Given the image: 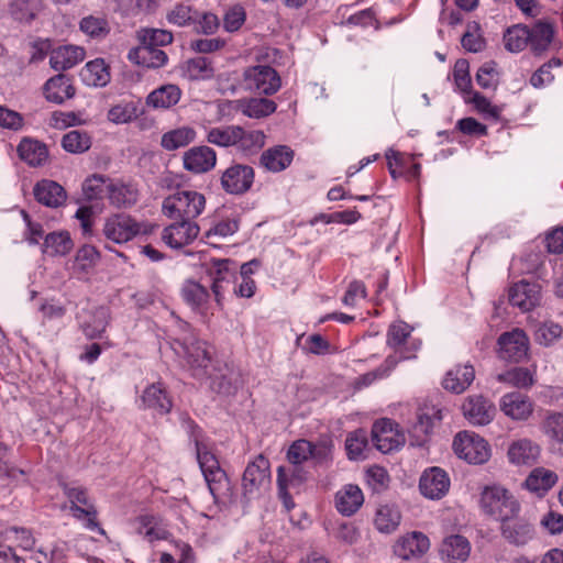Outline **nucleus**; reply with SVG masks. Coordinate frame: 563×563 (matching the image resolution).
Returning a JSON list of instances; mask_svg holds the SVG:
<instances>
[{"label":"nucleus","instance_id":"1","mask_svg":"<svg viewBox=\"0 0 563 563\" xmlns=\"http://www.w3.org/2000/svg\"><path fill=\"white\" fill-rule=\"evenodd\" d=\"M206 207V198L196 190H177L163 200L162 212L173 220L194 221Z\"/></svg>","mask_w":563,"mask_h":563},{"label":"nucleus","instance_id":"2","mask_svg":"<svg viewBox=\"0 0 563 563\" xmlns=\"http://www.w3.org/2000/svg\"><path fill=\"white\" fill-rule=\"evenodd\" d=\"M479 505L485 515L498 521L519 515L521 509L515 496L499 485L486 486L481 494Z\"/></svg>","mask_w":563,"mask_h":563},{"label":"nucleus","instance_id":"3","mask_svg":"<svg viewBox=\"0 0 563 563\" xmlns=\"http://www.w3.org/2000/svg\"><path fill=\"white\" fill-rule=\"evenodd\" d=\"M64 494L70 503L69 509L74 518L82 521L84 526L89 530H98L101 534L106 533L104 530L99 527L97 509L90 500L85 487L65 485Z\"/></svg>","mask_w":563,"mask_h":563},{"label":"nucleus","instance_id":"4","mask_svg":"<svg viewBox=\"0 0 563 563\" xmlns=\"http://www.w3.org/2000/svg\"><path fill=\"white\" fill-rule=\"evenodd\" d=\"M174 350L186 358L195 377L202 378L207 375L206 369L211 363V352L205 341L194 336L186 339L184 342L176 340Z\"/></svg>","mask_w":563,"mask_h":563},{"label":"nucleus","instance_id":"5","mask_svg":"<svg viewBox=\"0 0 563 563\" xmlns=\"http://www.w3.org/2000/svg\"><path fill=\"white\" fill-rule=\"evenodd\" d=\"M452 445L454 453L470 464H484L490 457L488 442L473 432H459Z\"/></svg>","mask_w":563,"mask_h":563},{"label":"nucleus","instance_id":"6","mask_svg":"<svg viewBox=\"0 0 563 563\" xmlns=\"http://www.w3.org/2000/svg\"><path fill=\"white\" fill-rule=\"evenodd\" d=\"M76 318L80 330L87 339H99L109 324L110 310L104 306L87 303L86 307H82L77 312Z\"/></svg>","mask_w":563,"mask_h":563},{"label":"nucleus","instance_id":"7","mask_svg":"<svg viewBox=\"0 0 563 563\" xmlns=\"http://www.w3.org/2000/svg\"><path fill=\"white\" fill-rule=\"evenodd\" d=\"M243 80L246 89L260 95H273L282 85L278 73L265 65L246 68L243 74Z\"/></svg>","mask_w":563,"mask_h":563},{"label":"nucleus","instance_id":"8","mask_svg":"<svg viewBox=\"0 0 563 563\" xmlns=\"http://www.w3.org/2000/svg\"><path fill=\"white\" fill-rule=\"evenodd\" d=\"M372 441L378 451L390 453L400 449L405 444L406 438L396 423L384 418L373 424Z\"/></svg>","mask_w":563,"mask_h":563},{"label":"nucleus","instance_id":"9","mask_svg":"<svg viewBox=\"0 0 563 563\" xmlns=\"http://www.w3.org/2000/svg\"><path fill=\"white\" fill-rule=\"evenodd\" d=\"M141 232V224L124 213L109 217L103 225L104 236L118 244L126 243Z\"/></svg>","mask_w":563,"mask_h":563},{"label":"nucleus","instance_id":"10","mask_svg":"<svg viewBox=\"0 0 563 563\" xmlns=\"http://www.w3.org/2000/svg\"><path fill=\"white\" fill-rule=\"evenodd\" d=\"M220 180L227 194L243 195L254 183V169L245 164H233L222 173Z\"/></svg>","mask_w":563,"mask_h":563},{"label":"nucleus","instance_id":"11","mask_svg":"<svg viewBox=\"0 0 563 563\" xmlns=\"http://www.w3.org/2000/svg\"><path fill=\"white\" fill-rule=\"evenodd\" d=\"M450 485L448 473L438 466L424 470L419 479L421 495L431 500L443 498L449 493Z\"/></svg>","mask_w":563,"mask_h":563},{"label":"nucleus","instance_id":"12","mask_svg":"<svg viewBox=\"0 0 563 563\" xmlns=\"http://www.w3.org/2000/svg\"><path fill=\"white\" fill-rule=\"evenodd\" d=\"M529 340L520 329L503 333L498 339V355L501 360L520 362L527 354Z\"/></svg>","mask_w":563,"mask_h":563},{"label":"nucleus","instance_id":"13","mask_svg":"<svg viewBox=\"0 0 563 563\" xmlns=\"http://www.w3.org/2000/svg\"><path fill=\"white\" fill-rule=\"evenodd\" d=\"M200 228L195 221L176 220L161 234L162 241L172 249H181L197 239Z\"/></svg>","mask_w":563,"mask_h":563},{"label":"nucleus","instance_id":"14","mask_svg":"<svg viewBox=\"0 0 563 563\" xmlns=\"http://www.w3.org/2000/svg\"><path fill=\"white\" fill-rule=\"evenodd\" d=\"M462 410L465 419L473 426L490 423L496 413L494 404L483 395L468 396L462 405Z\"/></svg>","mask_w":563,"mask_h":563},{"label":"nucleus","instance_id":"15","mask_svg":"<svg viewBox=\"0 0 563 563\" xmlns=\"http://www.w3.org/2000/svg\"><path fill=\"white\" fill-rule=\"evenodd\" d=\"M269 483V462L262 454L250 462L243 473L244 495H252Z\"/></svg>","mask_w":563,"mask_h":563},{"label":"nucleus","instance_id":"16","mask_svg":"<svg viewBox=\"0 0 563 563\" xmlns=\"http://www.w3.org/2000/svg\"><path fill=\"white\" fill-rule=\"evenodd\" d=\"M500 534L510 544L520 547L527 544L534 537V528L526 519L517 516H509L500 521Z\"/></svg>","mask_w":563,"mask_h":563},{"label":"nucleus","instance_id":"17","mask_svg":"<svg viewBox=\"0 0 563 563\" xmlns=\"http://www.w3.org/2000/svg\"><path fill=\"white\" fill-rule=\"evenodd\" d=\"M216 152L206 145L194 146L183 156L184 168L192 174L207 173L216 166Z\"/></svg>","mask_w":563,"mask_h":563},{"label":"nucleus","instance_id":"18","mask_svg":"<svg viewBox=\"0 0 563 563\" xmlns=\"http://www.w3.org/2000/svg\"><path fill=\"white\" fill-rule=\"evenodd\" d=\"M430 548L429 538L419 531H413L401 537L394 545V552L397 556L409 560L420 558L428 552Z\"/></svg>","mask_w":563,"mask_h":563},{"label":"nucleus","instance_id":"19","mask_svg":"<svg viewBox=\"0 0 563 563\" xmlns=\"http://www.w3.org/2000/svg\"><path fill=\"white\" fill-rule=\"evenodd\" d=\"M295 152L287 145H275L265 150L260 157V166L269 173H280L294 161Z\"/></svg>","mask_w":563,"mask_h":563},{"label":"nucleus","instance_id":"20","mask_svg":"<svg viewBox=\"0 0 563 563\" xmlns=\"http://www.w3.org/2000/svg\"><path fill=\"white\" fill-rule=\"evenodd\" d=\"M507 455L515 465L531 466L539 460L540 446L530 439H519L510 443Z\"/></svg>","mask_w":563,"mask_h":563},{"label":"nucleus","instance_id":"21","mask_svg":"<svg viewBox=\"0 0 563 563\" xmlns=\"http://www.w3.org/2000/svg\"><path fill=\"white\" fill-rule=\"evenodd\" d=\"M43 92L47 101L60 104L75 96L76 88L73 86L69 76L58 74L45 82Z\"/></svg>","mask_w":563,"mask_h":563},{"label":"nucleus","instance_id":"22","mask_svg":"<svg viewBox=\"0 0 563 563\" xmlns=\"http://www.w3.org/2000/svg\"><path fill=\"white\" fill-rule=\"evenodd\" d=\"M509 301L512 306L520 308L522 311H530L539 305V286L527 282L515 284L509 290Z\"/></svg>","mask_w":563,"mask_h":563},{"label":"nucleus","instance_id":"23","mask_svg":"<svg viewBox=\"0 0 563 563\" xmlns=\"http://www.w3.org/2000/svg\"><path fill=\"white\" fill-rule=\"evenodd\" d=\"M86 52L84 47L64 45L54 48L49 55V65L57 71L67 70L84 60Z\"/></svg>","mask_w":563,"mask_h":563},{"label":"nucleus","instance_id":"24","mask_svg":"<svg viewBox=\"0 0 563 563\" xmlns=\"http://www.w3.org/2000/svg\"><path fill=\"white\" fill-rule=\"evenodd\" d=\"M440 553L446 563H464L470 556L471 543L463 536L452 534L443 540Z\"/></svg>","mask_w":563,"mask_h":563},{"label":"nucleus","instance_id":"25","mask_svg":"<svg viewBox=\"0 0 563 563\" xmlns=\"http://www.w3.org/2000/svg\"><path fill=\"white\" fill-rule=\"evenodd\" d=\"M500 410L514 420H526L532 413V402L520 393H510L503 396Z\"/></svg>","mask_w":563,"mask_h":563},{"label":"nucleus","instance_id":"26","mask_svg":"<svg viewBox=\"0 0 563 563\" xmlns=\"http://www.w3.org/2000/svg\"><path fill=\"white\" fill-rule=\"evenodd\" d=\"M474 378L475 371L471 364L457 365L445 374L442 385L451 393L462 394L470 387Z\"/></svg>","mask_w":563,"mask_h":563},{"label":"nucleus","instance_id":"27","mask_svg":"<svg viewBox=\"0 0 563 563\" xmlns=\"http://www.w3.org/2000/svg\"><path fill=\"white\" fill-rule=\"evenodd\" d=\"M36 200L49 208H57L66 200L65 189L53 180H42L34 187Z\"/></svg>","mask_w":563,"mask_h":563},{"label":"nucleus","instance_id":"28","mask_svg":"<svg viewBox=\"0 0 563 563\" xmlns=\"http://www.w3.org/2000/svg\"><path fill=\"white\" fill-rule=\"evenodd\" d=\"M130 62L147 68H159L167 63V55L159 47L137 46L128 54Z\"/></svg>","mask_w":563,"mask_h":563},{"label":"nucleus","instance_id":"29","mask_svg":"<svg viewBox=\"0 0 563 563\" xmlns=\"http://www.w3.org/2000/svg\"><path fill=\"white\" fill-rule=\"evenodd\" d=\"M364 496L356 485H345L335 495V507L344 516H352L363 505Z\"/></svg>","mask_w":563,"mask_h":563},{"label":"nucleus","instance_id":"30","mask_svg":"<svg viewBox=\"0 0 563 563\" xmlns=\"http://www.w3.org/2000/svg\"><path fill=\"white\" fill-rule=\"evenodd\" d=\"M529 47L534 54L547 51L554 37V25L547 20H539L529 27Z\"/></svg>","mask_w":563,"mask_h":563},{"label":"nucleus","instance_id":"31","mask_svg":"<svg viewBox=\"0 0 563 563\" xmlns=\"http://www.w3.org/2000/svg\"><path fill=\"white\" fill-rule=\"evenodd\" d=\"M107 197L115 208H129L136 203L139 191L132 185L111 180L107 185Z\"/></svg>","mask_w":563,"mask_h":563},{"label":"nucleus","instance_id":"32","mask_svg":"<svg viewBox=\"0 0 563 563\" xmlns=\"http://www.w3.org/2000/svg\"><path fill=\"white\" fill-rule=\"evenodd\" d=\"M412 328L404 321H397L389 325L387 331V345L394 350L416 351L420 343L408 342Z\"/></svg>","mask_w":563,"mask_h":563},{"label":"nucleus","instance_id":"33","mask_svg":"<svg viewBox=\"0 0 563 563\" xmlns=\"http://www.w3.org/2000/svg\"><path fill=\"white\" fill-rule=\"evenodd\" d=\"M79 30L89 38L101 41L110 34L111 25L107 14L99 12L84 16Z\"/></svg>","mask_w":563,"mask_h":563},{"label":"nucleus","instance_id":"34","mask_svg":"<svg viewBox=\"0 0 563 563\" xmlns=\"http://www.w3.org/2000/svg\"><path fill=\"white\" fill-rule=\"evenodd\" d=\"M142 401L145 407L159 413L169 412L173 406L167 391L161 383L148 386L142 395Z\"/></svg>","mask_w":563,"mask_h":563},{"label":"nucleus","instance_id":"35","mask_svg":"<svg viewBox=\"0 0 563 563\" xmlns=\"http://www.w3.org/2000/svg\"><path fill=\"white\" fill-rule=\"evenodd\" d=\"M558 481V475L543 467L534 468L526 478L523 486L531 493L543 496Z\"/></svg>","mask_w":563,"mask_h":563},{"label":"nucleus","instance_id":"36","mask_svg":"<svg viewBox=\"0 0 563 563\" xmlns=\"http://www.w3.org/2000/svg\"><path fill=\"white\" fill-rule=\"evenodd\" d=\"M81 80L90 87H104L110 81V71L104 60L97 58L80 70Z\"/></svg>","mask_w":563,"mask_h":563},{"label":"nucleus","instance_id":"37","mask_svg":"<svg viewBox=\"0 0 563 563\" xmlns=\"http://www.w3.org/2000/svg\"><path fill=\"white\" fill-rule=\"evenodd\" d=\"M18 153L20 158L31 166H41L48 157L46 145L31 139H23L20 142Z\"/></svg>","mask_w":563,"mask_h":563},{"label":"nucleus","instance_id":"38","mask_svg":"<svg viewBox=\"0 0 563 563\" xmlns=\"http://www.w3.org/2000/svg\"><path fill=\"white\" fill-rule=\"evenodd\" d=\"M181 96L176 85H164L153 90L146 98V103L155 109H167L175 106Z\"/></svg>","mask_w":563,"mask_h":563},{"label":"nucleus","instance_id":"39","mask_svg":"<svg viewBox=\"0 0 563 563\" xmlns=\"http://www.w3.org/2000/svg\"><path fill=\"white\" fill-rule=\"evenodd\" d=\"M196 139V131L190 126L170 130L162 135L161 145L166 151H175L187 146Z\"/></svg>","mask_w":563,"mask_h":563},{"label":"nucleus","instance_id":"40","mask_svg":"<svg viewBox=\"0 0 563 563\" xmlns=\"http://www.w3.org/2000/svg\"><path fill=\"white\" fill-rule=\"evenodd\" d=\"M180 294L185 302L194 309L203 307L209 298L208 289L192 279L185 280Z\"/></svg>","mask_w":563,"mask_h":563},{"label":"nucleus","instance_id":"41","mask_svg":"<svg viewBox=\"0 0 563 563\" xmlns=\"http://www.w3.org/2000/svg\"><path fill=\"white\" fill-rule=\"evenodd\" d=\"M229 260H222L217 264L216 272L212 277L211 289L214 295L216 301L218 305L221 303L222 292L225 290L227 286L230 285L234 278L233 272H231Z\"/></svg>","mask_w":563,"mask_h":563},{"label":"nucleus","instance_id":"42","mask_svg":"<svg viewBox=\"0 0 563 563\" xmlns=\"http://www.w3.org/2000/svg\"><path fill=\"white\" fill-rule=\"evenodd\" d=\"M74 246L68 232H53L46 235L44 252L51 256L66 255Z\"/></svg>","mask_w":563,"mask_h":563},{"label":"nucleus","instance_id":"43","mask_svg":"<svg viewBox=\"0 0 563 563\" xmlns=\"http://www.w3.org/2000/svg\"><path fill=\"white\" fill-rule=\"evenodd\" d=\"M239 133V125L217 126L208 131L206 139L213 145L229 147L235 146Z\"/></svg>","mask_w":563,"mask_h":563},{"label":"nucleus","instance_id":"44","mask_svg":"<svg viewBox=\"0 0 563 563\" xmlns=\"http://www.w3.org/2000/svg\"><path fill=\"white\" fill-rule=\"evenodd\" d=\"M276 107L273 100L252 98L241 103V111L246 117L261 119L275 112Z\"/></svg>","mask_w":563,"mask_h":563},{"label":"nucleus","instance_id":"45","mask_svg":"<svg viewBox=\"0 0 563 563\" xmlns=\"http://www.w3.org/2000/svg\"><path fill=\"white\" fill-rule=\"evenodd\" d=\"M209 378L210 388L218 394L230 395L236 389V375L228 366L219 369L218 374H210Z\"/></svg>","mask_w":563,"mask_h":563},{"label":"nucleus","instance_id":"46","mask_svg":"<svg viewBox=\"0 0 563 563\" xmlns=\"http://www.w3.org/2000/svg\"><path fill=\"white\" fill-rule=\"evenodd\" d=\"M265 139L266 136L263 131H247L240 126L235 146L245 153H253L265 145Z\"/></svg>","mask_w":563,"mask_h":563},{"label":"nucleus","instance_id":"47","mask_svg":"<svg viewBox=\"0 0 563 563\" xmlns=\"http://www.w3.org/2000/svg\"><path fill=\"white\" fill-rule=\"evenodd\" d=\"M139 115V107L133 101H122L112 106L108 111V120L115 124H124L133 121Z\"/></svg>","mask_w":563,"mask_h":563},{"label":"nucleus","instance_id":"48","mask_svg":"<svg viewBox=\"0 0 563 563\" xmlns=\"http://www.w3.org/2000/svg\"><path fill=\"white\" fill-rule=\"evenodd\" d=\"M401 515L397 508L382 506L375 517V526L380 532L389 533L399 526Z\"/></svg>","mask_w":563,"mask_h":563},{"label":"nucleus","instance_id":"49","mask_svg":"<svg viewBox=\"0 0 563 563\" xmlns=\"http://www.w3.org/2000/svg\"><path fill=\"white\" fill-rule=\"evenodd\" d=\"M62 146L69 153H84L90 148L91 140L86 132L73 130L63 136Z\"/></svg>","mask_w":563,"mask_h":563},{"label":"nucleus","instance_id":"50","mask_svg":"<svg viewBox=\"0 0 563 563\" xmlns=\"http://www.w3.org/2000/svg\"><path fill=\"white\" fill-rule=\"evenodd\" d=\"M41 9V0H12L10 13L15 20L30 22Z\"/></svg>","mask_w":563,"mask_h":563},{"label":"nucleus","instance_id":"51","mask_svg":"<svg viewBox=\"0 0 563 563\" xmlns=\"http://www.w3.org/2000/svg\"><path fill=\"white\" fill-rule=\"evenodd\" d=\"M140 46L161 47L173 42V34L166 30L143 29L137 32Z\"/></svg>","mask_w":563,"mask_h":563},{"label":"nucleus","instance_id":"52","mask_svg":"<svg viewBox=\"0 0 563 563\" xmlns=\"http://www.w3.org/2000/svg\"><path fill=\"white\" fill-rule=\"evenodd\" d=\"M99 257V252L95 246L84 245L76 253L74 269L86 274L97 265Z\"/></svg>","mask_w":563,"mask_h":563},{"label":"nucleus","instance_id":"53","mask_svg":"<svg viewBox=\"0 0 563 563\" xmlns=\"http://www.w3.org/2000/svg\"><path fill=\"white\" fill-rule=\"evenodd\" d=\"M209 490L214 498L225 496L230 490V483L225 472L220 467L203 474Z\"/></svg>","mask_w":563,"mask_h":563},{"label":"nucleus","instance_id":"54","mask_svg":"<svg viewBox=\"0 0 563 563\" xmlns=\"http://www.w3.org/2000/svg\"><path fill=\"white\" fill-rule=\"evenodd\" d=\"M498 380L508 383L518 388H528L534 383L533 374L525 367H515L504 374H499Z\"/></svg>","mask_w":563,"mask_h":563},{"label":"nucleus","instance_id":"55","mask_svg":"<svg viewBox=\"0 0 563 563\" xmlns=\"http://www.w3.org/2000/svg\"><path fill=\"white\" fill-rule=\"evenodd\" d=\"M186 71L190 79H208L213 76L211 62L203 56H198L186 62Z\"/></svg>","mask_w":563,"mask_h":563},{"label":"nucleus","instance_id":"56","mask_svg":"<svg viewBox=\"0 0 563 563\" xmlns=\"http://www.w3.org/2000/svg\"><path fill=\"white\" fill-rule=\"evenodd\" d=\"M396 354L387 356L384 364L380 365L375 372L366 374L364 379L372 382L376 377H383L393 371L401 360H410L416 356L412 351L395 350Z\"/></svg>","mask_w":563,"mask_h":563},{"label":"nucleus","instance_id":"57","mask_svg":"<svg viewBox=\"0 0 563 563\" xmlns=\"http://www.w3.org/2000/svg\"><path fill=\"white\" fill-rule=\"evenodd\" d=\"M111 181L108 177L99 174H93L86 178L82 184V191L87 199H100L103 194H107V185Z\"/></svg>","mask_w":563,"mask_h":563},{"label":"nucleus","instance_id":"58","mask_svg":"<svg viewBox=\"0 0 563 563\" xmlns=\"http://www.w3.org/2000/svg\"><path fill=\"white\" fill-rule=\"evenodd\" d=\"M368 443L366 431L363 429L355 430L347 434L345 440V449L351 460H357L363 455Z\"/></svg>","mask_w":563,"mask_h":563},{"label":"nucleus","instance_id":"59","mask_svg":"<svg viewBox=\"0 0 563 563\" xmlns=\"http://www.w3.org/2000/svg\"><path fill=\"white\" fill-rule=\"evenodd\" d=\"M312 456H314V446L306 440L294 442L287 452L288 461L294 465H300Z\"/></svg>","mask_w":563,"mask_h":563},{"label":"nucleus","instance_id":"60","mask_svg":"<svg viewBox=\"0 0 563 563\" xmlns=\"http://www.w3.org/2000/svg\"><path fill=\"white\" fill-rule=\"evenodd\" d=\"M139 533L142 534L148 542L166 539V530L156 527V521L153 516H141L139 518Z\"/></svg>","mask_w":563,"mask_h":563},{"label":"nucleus","instance_id":"61","mask_svg":"<svg viewBox=\"0 0 563 563\" xmlns=\"http://www.w3.org/2000/svg\"><path fill=\"white\" fill-rule=\"evenodd\" d=\"M461 43L466 51L472 53H478L485 48V40L479 33L477 23L467 25V31L462 36Z\"/></svg>","mask_w":563,"mask_h":563},{"label":"nucleus","instance_id":"62","mask_svg":"<svg viewBox=\"0 0 563 563\" xmlns=\"http://www.w3.org/2000/svg\"><path fill=\"white\" fill-rule=\"evenodd\" d=\"M169 23L177 26H185L197 20V13H192L189 5L177 4L167 13Z\"/></svg>","mask_w":563,"mask_h":563},{"label":"nucleus","instance_id":"63","mask_svg":"<svg viewBox=\"0 0 563 563\" xmlns=\"http://www.w3.org/2000/svg\"><path fill=\"white\" fill-rule=\"evenodd\" d=\"M562 334V327L559 323L544 322L536 330V341L543 345H550Z\"/></svg>","mask_w":563,"mask_h":563},{"label":"nucleus","instance_id":"64","mask_svg":"<svg viewBox=\"0 0 563 563\" xmlns=\"http://www.w3.org/2000/svg\"><path fill=\"white\" fill-rule=\"evenodd\" d=\"M245 10L235 4L227 10L223 16V27L228 32L238 31L245 22Z\"/></svg>","mask_w":563,"mask_h":563}]
</instances>
